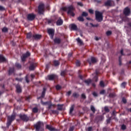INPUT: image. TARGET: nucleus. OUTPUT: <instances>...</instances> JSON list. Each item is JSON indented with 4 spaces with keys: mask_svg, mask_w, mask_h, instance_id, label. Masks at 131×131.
<instances>
[{
    "mask_svg": "<svg viewBox=\"0 0 131 131\" xmlns=\"http://www.w3.org/2000/svg\"><path fill=\"white\" fill-rule=\"evenodd\" d=\"M2 31L3 32H7V31H8V28H4L3 29H2Z\"/></svg>",
    "mask_w": 131,
    "mask_h": 131,
    "instance_id": "40",
    "label": "nucleus"
},
{
    "mask_svg": "<svg viewBox=\"0 0 131 131\" xmlns=\"http://www.w3.org/2000/svg\"><path fill=\"white\" fill-rule=\"evenodd\" d=\"M88 62L89 64L91 65V64H94V63H96L97 61H98L96 58L91 57V59H88Z\"/></svg>",
    "mask_w": 131,
    "mask_h": 131,
    "instance_id": "12",
    "label": "nucleus"
},
{
    "mask_svg": "<svg viewBox=\"0 0 131 131\" xmlns=\"http://www.w3.org/2000/svg\"><path fill=\"white\" fill-rule=\"evenodd\" d=\"M93 95L94 97H97V96H98V94L96 92H93Z\"/></svg>",
    "mask_w": 131,
    "mask_h": 131,
    "instance_id": "53",
    "label": "nucleus"
},
{
    "mask_svg": "<svg viewBox=\"0 0 131 131\" xmlns=\"http://www.w3.org/2000/svg\"><path fill=\"white\" fill-rule=\"evenodd\" d=\"M91 109L92 111L93 112V113H95V112L96 111V109L95 108V107H94V106H93V105H91Z\"/></svg>",
    "mask_w": 131,
    "mask_h": 131,
    "instance_id": "32",
    "label": "nucleus"
},
{
    "mask_svg": "<svg viewBox=\"0 0 131 131\" xmlns=\"http://www.w3.org/2000/svg\"><path fill=\"white\" fill-rule=\"evenodd\" d=\"M16 80H18V81H22V79L16 78Z\"/></svg>",
    "mask_w": 131,
    "mask_h": 131,
    "instance_id": "61",
    "label": "nucleus"
},
{
    "mask_svg": "<svg viewBox=\"0 0 131 131\" xmlns=\"http://www.w3.org/2000/svg\"><path fill=\"white\" fill-rule=\"evenodd\" d=\"M110 98H114V97H115V93H111L110 95H109Z\"/></svg>",
    "mask_w": 131,
    "mask_h": 131,
    "instance_id": "36",
    "label": "nucleus"
},
{
    "mask_svg": "<svg viewBox=\"0 0 131 131\" xmlns=\"http://www.w3.org/2000/svg\"><path fill=\"white\" fill-rule=\"evenodd\" d=\"M41 103L42 104V105H48L49 109H51L52 107V104H49L48 102H42V101H41Z\"/></svg>",
    "mask_w": 131,
    "mask_h": 131,
    "instance_id": "17",
    "label": "nucleus"
},
{
    "mask_svg": "<svg viewBox=\"0 0 131 131\" xmlns=\"http://www.w3.org/2000/svg\"><path fill=\"white\" fill-rule=\"evenodd\" d=\"M126 21H127L128 23V26L129 27H131V18H126Z\"/></svg>",
    "mask_w": 131,
    "mask_h": 131,
    "instance_id": "24",
    "label": "nucleus"
},
{
    "mask_svg": "<svg viewBox=\"0 0 131 131\" xmlns=\"http://www.w3.org/2000/svg\"><path fill=\"white\" fill-rule=\"evenodd\" d=\"M67 94V96H70V95H71V91L68 92Z\"/></svg>",
    "mask_w": 131,
    "mask_h": 131,
    "instance_id": "54",
    "label": "nucleus"
},
{
    "mask_svg": "<svg viewBox=\"0 0 131 131\" xmlns=\"http://www.w3.org/2000/svg\"><path fill=\"white\" fill-rule=\"evenodd\" d=\"M26 82H29V80H28V76L27 75L26 77Z\"/></svg>",
    "mask_w": 131,
    "mask_h": 131,
    "instance_id": "52",
    "label": "nucleus"
},
{
    "mask_svg": "<svg viewBox=\"0 0 131 131\" xmlns=\"http://www.w3.org/2000/svg\"><path fill=\"white\" fill-rule=\"evenodd\" d=\"M82 16H83L84 17H86V16H88V13L85 12H83L82 13Z\"/></svg>",
    "mask_w": 131,
    "mask_h": 131,
    "instance_id": "39",
    "label": "nucleus"
},
{
    "mask_svg": "<svg viewBox=\"0 0 131 131\" xmlns=\"http://www.w3.org/2000/svg\"><path fill=\"white\" fill-rule=\"evenodd\" d=\"M6 58L4 57V56L0 55V63L3 62H5Z\"/></svg>",
    "mask_w": 131,
    "mask_h": 131,
    "instance_id": "21",
    "label": "nucleus"
},
{
    "mask_svg": "<svg viewBox=\"0 0 131 131\" xmlns=\"http://www.w3.org/2000/svg\"><path fill=\"white\" fill-rule=\"evenodd\" d=\"M73 129H74V128L73 127L70 128V131H73Z\"/></svg>",
    "mask_w": 131,
    "mask_h": 131,
    "instance_id": "60",
    "label": "nucleus"
},
{
    "mask_svg": "<svg viewBox=\"0 0 131 131\" xmlns=\"http://www.w3.org/2000/svg\"><path fill=\"white\" fill-rule=\"evenodd\" d=\"M96 19L98 22L103 21V14L99 11L95 12Z\"/></svg>",
    "mask_w": 131,
    "mask_h": 131,
    "instance_id": "3",
    "label": "nucleus"
},
{
    "mask_svg": "<svg viewBox=\"0 0 131 131\" xmlns=\"http://www.w3.org/2000/svg\"><path fill=\"white\" fill-rule=\"evenodd\" d=\"M54 42L55 43H57V45H59V43H61V38L59 37H55L54 39Z\"/></svg>",
    "mask_w": 131,
    "mask_h": 131,
    "instance_id": "15",
    "label": "nucleus"
},
{
    "mask_svg": "<svg viewBox=\"0 0 131 131\" xmlns=\"http://www.w3.org/2000/svg\"><path fill=\"white\" fill-rule=\"evenodd\" d=\"M29 56H30V53H29V52H27L26 54H24L21 56V61H23V62H24L27 57H29Z\"/></svg>",
    "mask_w": 131,
    "mask_h": 131,
    "instance_id": "10",
    "label": "nucleus"
},
{
    "mask_svg": "<svg viewBox=\"0 0 131 131\" xmlns=\"http://www.w3.org/2000/svg\"><path fill=\"white\" fill-rule=\"evenodd\" d=\"M34 127L36 131H43V123L38 122L34 125Z\"/></svg>",
    "mask_w": 131,
    "mask_h": 131,
    "instance_id": "2",
    "label": "nucleus"
},
{
    "mask_svg": "<svg viewBox=\"0 0 131 131\" xmlns=\"http://www.w3.org/2000/svg\"><path fill=\"white\" fill-rule=\"evenodd\" d=\"M66 73V72H65V71L61 72V76H64V75H65Z\"/></svg>",
    "mask_w": 131,
    "mask_h": 131,
    "instance_id": "47",
    "label": "nucleus"
},
{
    "mask_svg": "<svg viewBox=\"0 0 131 131\" xmlns=\"http://www.w3.org/2000/svg\"><path fill=\"white\" fill-rule=\"evenodd\" d=\"M56 90H60V89H61V86L57 85L56 86Z\"/></svg>",
    "mask_w": 131,
    "mask_h": 131,
    "instance_id": "49",
    "label": "nucleus"
},
{
    "mask_svg": "<svg viewBox=\"0 0 131 131\" xmlns=\"http://www.w3.org/2000/svg\"><path fill=\"white\" fill-rule=\"evenodd\" d=\"M78 21H80L81 22H83L84 21V19H83V17L82 16H79L78 17Z\"/></svg>",
    "mask_w": 131,
    "mask_h": 131,
    "instance_id": "27",
    "label": "nucleus"
},
{
    "mask_svg": "<svg viewBox=\"0 0 131 131\" xmlns=\"http://www.w3.org/2000/svg\"><path fill=\"white\" fill-rule=\"evenodd\" d=\"M85 83H86V84L89 85L91 82H92V80L91 79H88L84 81Z\"/></svg>",
    "mask_w": 131,
    "mask_h": 131,
    "instance_id": "28",
    "label": "nucleus"
},
{
    "mask_svg": "<svg viewBox=\"0 0 131 131\" xmlns=\"http://www.w3.org/2000/svg\"><path fill=\"white\" fill-rule=\"evenodd\" d=\"M76 40H77L78 45H79V46H81V45H83L82 41L81 40V39H80V38H78L76 39Z\"/></svg>",
    "mask_w": 131,
    "mask_h": 131,
    "instance_id": "23",
    "label": "nucleus"
},
{
    "mask_svg": "<svg viewBox=\"0 0 131 131\" xmlns=\"http://www.w3.org/2000/svg\"><path fill=\"white\" fill-rule=\"evenodd\" d=\"M46 128H47V129H49V130H50V131H55V130H56V129H55V128H54L53 127V126L51 125H46Z\"/></svg>",
    "mask_w": 131,
    "mask_h": 131,
    "instance_id": "14",
    "label": "nucleus"
},
{
    "mask_svg": "<svg viewBox=\"0 0 131 131\" xmlns=\"http://www.w3.org/2000/svg\"><path fill=\"white\" fill-rule=\"evenodd\" d=\"M122 102H123L124 103H126V99H125V98H123Z\"/></svg>",
    "mask_w": 131,
    "mask_h": 131,
    "instance_id": "56",
    "label": "nucleus"
},
{
    "mask_svg": "<svg viewBox=\"0 0 131 131\" xmlns=\"http://www.w3.org/2000/svg\"><path fill=\"white\" fill-rule=\"evenodd\" d=\"M123 13L125 16H129L130 15V9L128 7H126L124 9Z\"/></svg>",
    "mask_w": 131,
    "mask_h": 131,
    "instance_id": "8",
    "label": "nucleus"
},
{
    "mask_svg": "<svg viewBox=\"0 0 131 131\" xmlns=\"http://www.w3.org/2000/svg\"><path fill=\"white\" fill-rule=\"evenodd\" d=\"M58 110H62V105L58 104Z\"/></svg>",
    "mask_w": 131,
    "mask_h": 131,
    "instance_id": "42",
    "label": "nucleus"
},
{
    "mask_svg": "<svg viewBox=\"0 0 131 131\" xmlns=\"http://www.w3.org/2000/svg\"><path fill=\"white\" fill-rule=\"evenodd\" d=\"M104 110L106 112H109V108L107 106L104 107Z\"/></svg>",
    "mask_w": 131,
    "mask_h": 131,
    "instance_id": "43",
    "label": "nucleus"
},
{
    "mask_svg": "<svg viewBox=\"0 0 131 131\" xmlns=\"http://www.w3.org/2000/svg\"><path fill=\"white\" fill-rule=\"evenodd\" d=\"M34 76H34V75H33V74H31V77L32 78H34Z\"/></svg>",
    "mask_w": 131,
    "mask_h": 131,
    "instance_id": "63",
    "label": "nucleus"
},
{
    "mask_svg": "<svg viewBox=\"0 0 131 131\" xmlns=\"http://www.w3.org/2000/svg\"><path fill=\"white\" fill-rule=\"evenodd\" d=\"M72 30H77V26L75 24H72L70 26Z\"/></svg>",
    "mask_w": 131,
    "mask_h": 131,
    "instance_id": "19",
    "label": "nucleus"
},
{
    "mask_svg": "<svg viewBox=\"0 0 131 131\" xmlns=\"http://www.w3.org/2000/svg\"><path fill=\"white\" fill-rule=\"evenodd\" d=\"M121 128H122V129L124 130L126 128V126H125V125H122V126H121Z\"/></svg>",
    "mask_w": 131,
    "mask_h": 131,
    "instance_id": "48",
    "label": "nucleus"
},
{
    "mask_svg": "<svg viewBox=\"0 0 131 131\" xmlns=\"http://www.w3.org/2000/svg\"><path fill=\"white\" fill-rule=\"evenodd\" d=\"M36 67V64L35 63H31L30 67L29 69L30 70H34V69Z\"/></svg>",
    "mask_w": 131,
    "mask_h": 131,
    "instance_id": "18",
    "label": "nucleus"
},
{
    "mask_svg": "<svg viewBox=\"0 0 131 131\" xmlns=\"http://www.w3.org/2000/svg\"><path fill=\"white\" fill-rule=\"evenodd\" d=\"M48 33L50 36L51 38L53 39V38H54V35L55 34V30L53 29H49L48 30Z\"/></svg>",
    "mask_w": 131,
    "mask_h": 131,
    "instance_id": "6",
    "label": "nucleus"
},
{
    "mask_svg": "<svg viewBox=\"0 0 131 131\" xmlns=\"http://www.w3.org/2000/svg\"><path fill=\"white\" fill-rule=\"evenodd\" d=\"M126 83L125 82H123L122 84H121V87L122 88H125V85H126Z\"/></svg>",
    "mask_w": 131,
    "mask_h": 131,
    "instance_id": "41",
    "label": "nucleus"
},
{
    "mask_svg": "<svg viewBox=\"0 0 131 131\" xmlns=\"http://www.w3.org/2000/svg\"><path fill=\"white\" fill-rule=\"evenodd\" d=\"M94 79H95L96 82L98 81V77H97V76L95 77Z\"/></svg>",
    "mask_w": 131,
    "mask_h": 131,
    "instance_id": "59",
    "label": "nucleus"
},
{
    "mask_svg": "<svg viewBox=\"0 0 131 131\" xmlns=\"http://www.w3.org/2000/svg\"><path fill=\"white\" fill-rule=\"evenodd\" d=\"M45 94H46V89L43 88V90L42 92L41 98H43V97H45Z\"/></svg>",
    "mask_w": 131,
    "mask_h": 131,
    "instance_id": "33",
    "label": "nucleus"
},
{
    "mask_svg": "<svg viewBox=\"0 0 131 131\" xmlns=\"http://www.w3.org/2000/svg\"><path fill=\"white\" fill-rule=\"evenodd\" d=\"M16 88L17 93H21V92H22V89H21L20 85H17L16 86Z\"/></svg>",
    "mask_w": 131,
    "mask_h": 131,
    "instance_id": "20",
    "label": "nucleus"
},
{
    "mask_svg": "<svg viewBox=\"0 0 131 131\" xmlns=\"http://www.w3.org/2000/svg\"><path fill=\"white\" fill-rule=\"evenodd\" d=\"M31 36H32V34H31V33H29L27 34V38H31Z\"/></svg>",
    "mask_w": 131,
    "mask_h": 131,
    "instance_id": "31",
    "label": "nucleus"
},
{
    "mask_svg": "<svg viewBox=\"0 0 131 131\" xmlns=\"http://www.w3.org/2000/svg\"><path fill=\"white\" fill-rule=\"evenodd\" d=\"M81 97L83 99H85V98H86V97L85 96V95H84V94H82L81 95Z\"/></svg>",
    "mask_w": 131,
    "mask_h": 131,
    "instance_id": "51",
    "label": "nucleus"
},
{
    "mask_svg": "<svg viewBox=\"0 0 131 131\" xmlns=\"http://www.w3.org/2000/svg\"><path fill=\"white\" fill-rule=\"evenodd\" d=\"M77 5L78 6H80V7H82L83 6V5L82 4V3H81V2H79L77 3Z\"/></svg>",
    "mask_w": 131,
    "mask_h": 131,
    "instance_id": "50",
    "label": "nucleus"
},
{
    "mask_svg": "<svg viewBox=\"0 0 131 131\" xmlns=\"http://www.w3.org/2000/svg\"><path fill=\"white\" fill-rule=\"evenodd\" d=\"M89 12L90 14H94V10L93 9H89Z\"/></svg>",
    "mask_w": 131,
    "mask_h": 131,
    "instance_id": "45",
    "label": "nucleus"
},
{
    "mask_svg": "<svg viewBox=\"0 0 131 131\" xmlns=\"http://www.w3.org/2000/svg\"><path fill=\"white\" fill-rule=\"evenodd\" d=\"M121 55H123L124 54H123V50H121Z\"/></svg>",
    "mask_w": 131,
    "mask_h": 131,
    "instance_id": "62",
    "label": "nucleus"
},
{
    "mask_svg": "<svg viewBox=\"0 0 131 131\" xmlns=\"http://www.w3.org/2000/svg\"><path fill=\"white\" fill-rule=\"evenodd\" d=\"M61 10H62V11H67L68 15H70V16H72V17L75 16V14L74 13L75 9L73 6L62 7Z\"/></svg>",
    "mask_w": 131,
    "mask_h": 131,
    "instance_id": "1",
    "label": "nucleus"
},
{
    "mask_svg": "<svg viewBox=\"0 0 131 131\" xmlns=\"http://www.w3.org/2000/svg\"><path fill=\"white\" fill-rule=\"evenodd\" d=\"M3 10H5V8L2 6H0V11H3Z\"/></svg>",
    "mask_w": 131,
    "mask_h": 131,
    "instance_id": "58",
    "label": "nucleus"
},
{
    "mask_svg": "<svg viewBox=\"0 0 131 131\" xmlns=\"http://www.w3.org/2000/svg\"><path fill=\"white\" fill-rule=\"evenodd\" d=\"M76 66H80V61L79 60H77L76 62Z\"/></svg>",
    "mask_w": 131,
    "mask_h": 131,
    "instance_id": "38",
    "label": "nucleus"
},
{
    "mask_svg": "<svg viewBox=\"0 0 131 131\" xmlns=\"http://www.w3.org/2000/svg\"><path fill=\"white\" fill-rule=\"evenodd\" d=\"M58 78V76L56 75H51L48 76L47 79H49V80H54V79H57Z\"/></svg>",
    "mask_w": 131,
    "mask_h": 131,
    "instance_id": "9",
    "label": "nucleus"
},
{
    "mask_svg": "<svg viewBox=\"0 0 131 131\" xmlns=\"http://www.w3.org/2000/svg\"><path fill=\"white\" fill-rule=\"evenodd\" d=\"M56 24L58 26L62 25L63 24V20L62 19H58L56 22Z\"/></svg>",
    "mask_w": 131,
    "mask_h": 131,
    "instance_id": "22",
    "label": "nucleus"
},
{
    "mask_svg": "<svg viewBox=\"0 0 131 131\" xmlns=\"http://www.w3.org/2000/svg\"><path fill=\"white\" fill-rule=\"evenodd\" d=\"M91 25L93 27H98L99 26V25H93V24H91Z\"/></svg>",
    "mask_w": 131,
    "mask_h": 131,
    "instance_id": "55",
    "label": "nucleus"
},
{
    "mask_svg": "<svg viewBox=\"0 0 131 131\" xmlns=\"http://www.w3.org/2000/svg\"><path fill=\"white\" fill-rule=\"evenodd\" d=\"M92 129H93V128L92 127H89L88 128V131H92Z\"/></svg>",
    "mask_w": 131,
    "mask_h": 131,
    "instance_id": "57",
    "label": "nucleus"
},
{
    "mask_svg": "<svg viewBox=\"0 0 131 131\" xmlns=\"http://www.w3.org/2000/svg\"><path fill=\"white\" fill-rule=\"evenodd\" d=\"M16 117V115L13 114L11 116H9L8 117V120H7V126L8 127L11 125V123H12V122L15 120V118Z\"/></svg>",
    "mask_w": 131,
    "mask_h": 131,
    "instance_id": "4",
    "label": "nucleus"
},
{
    "mask_svg": "<svg viewBox=\"0 0 131 131\" xmlns=\"http://www.w3.org/2000/svg\"><path fill=\"white\" fill-rule=\"evenodd\" d=\"M105 6L106 7H112V6H114V2L112 0H107L105 3Z\"/></svg>",
    "mask_w": 131,
    "mask_h": 131,
    "instance_id": "7",
    "label": "nucleus"
},
{
    "mask_svg": "<svg viewBox=\"0 0 131 131\" xmlns=\"http://www.w3.org/2000/svg\"><path fill=\"white\" fill-rule=\"evenodd\" d=\"M14 68L10 69L9 71V74H12V73L14 72Z\"/></svg>",
    "mask_w": 131,
    "mask_h": 131,
    "instance_id": "29",
    "label": "nucleus"
},
{
    "mask_svg": "<svg viewBox=\"0 0 131 131\" xmlns=\"http://www.w3.org/2000/svg\"><path fill=\"white\" fill-rule=\"evenodd\" d=\"M73 110H74V105H72L71 107L70 110V114H71L72 112H73Z\"/></svg>",
    "mask_w": 131,
    "mask_h": 131,
    "instance_id": "30",
    "label": "nucleus"
},
{
    "mask_svg": "<svg viewBox=\"0 0 131 131\" xmlns=\"http://www.w3.org/2000/svg\"><path fill=\"white\" fill-rule=\"evenodd\" d=\"M100 86H101L102 88H104V86H105V85H104V82H103L102 81H100Z\"/></svg>",
    "mask_w": 131,
    "mask_h": 131,
    "instance_id": "37",
    "label": "nucleus"
},
{
    "mask_svg": "<svg viewBox=\"0 0 131 131\" xmlns=\"http://www.w3.org/2000/svg\"><path fill=\"white\" fill-rule=\"evenodd\" d=\"M19 117L24 121H28L29 120V118L25 115H20Z\"/></svg>",
    "mask_w": 131,
    "mask_h": 131,
    "instance_id": "11",
    "label": "nucleus"
},
{
    "mask_svg": "<svg viewBox=\"0 0 131 131\" xmlns=\"http://www.w3.org/2000/svg\"><path fill=\"white\" fill-rule=\"evenodd\" d=\"M106 34L107 35V36H109V35H111V34H112V32L111 31H108L106 32Z\"/></svg>",
    "mask_w": 131,
    "mask_h": 131,
    "instance_id": "34",
    "label": "nucleus"
},
{
    "mask_svg": "<svg viewBox=\"0 0 131 131\" xmlns=\"http://www.w3.org/2000/svg\"><path fill=\"white\" fill-rule=\"evenodd\" d=\"M33 36L35 39H40L41 38V35L39 34H34Z\"/></svg>",
    "mask_w": 131,
    "mask_h": 131,
    "instance_id": "16",
    "label": "nucleus"
},
{
    "mask_svg": "<svg viewBox=\"0 0 131 131\" xmlns=\"http://www.w3.org/2000/svg\"><path fill=\"white\" fill-rule=\"evenodd\" d=\"M27 18L30 21H32V20H34L35 18V15L34 14H29L28 15Z\"/></svg>",
    "mask_w": 131,
    "mask_h": 131,
    "instance_id": "13",
    "label": "nucleus"
},
{
    "mask_svg": "<svg viewBox=\"0 0 131 131\" xmlns=\"http://www.w3.org/2000/svg\"><path fill=\"white\" fill-rule=\"evenodd\" d=\"M95 39L96 40H99V38H98L97 37H96Z\"/></svg>",
    "mask_w": 131,
    "mask_h": 131,
    "instance_id": "64",
    "label": "nucleus"
},
{
    "mask_svg": "<svg viewBox=\"0 0 131 131\" xmlns=\"http://www.w3.org/2000/svg\"><path fill=\"white\" fill-rule=\"evenodd\" d=\"M79 95L77 94V93H74L73 94V96L74 97V98H78V97H79Z\"/></svg>",
    "mask_w": 131,
    "mask_h": 131,
    "instance_id": "35",
    "label": "nucleus"
},
{
    "mask_svg": "<svg viewBox=\"0 0 131 131\" xmlns=\"http://www.w3.org/2000/svg\"><path fill=\"white\" fill-rule=\"evenodd\" d=\"M53 64L54 66H58V65L60 64V62H59L58 61L55 60L53 61Z\"/></svg>",
    "mask_w": 131,
    "mask_h": 131,
    "instance_id": "25",
    "label": "nucleus"
},
{
    "mask_svg": "<svg viewBox=\"0 0 131 131\" xmlns=\"http://www.w3.org/2000/svg\"><path fill=\"white\" fill-rule=\"evenodd\" d=\"M100 95H104L105 94V90H102L100 92Z\"/></svg>",
    "mask_w": 131,
    "mask_h": 131,
    "instance_id": "46",
    "label": "nucleus"
},
{
    "mask_svg": "<svg viewBox=\"0 0 131 131\" xmlns=\"http://www.w3.org/2000/svg\"><path fill=\"white\" fill-rule=\"evenodd\" d=\"M15 66L16 67H17V68H18V69L21 68V65L19 64L18 63H16L15 64Z\"/></svg>",
    "mask_w": 131,
    "mask_h": 131,
    "instance_id": "44",
    "label": "nucleus"
},
{
    "mask_svg": "<svg viewBox=\"0 0 131 131\" xmlns=\"http://www.w3.org/2000/svg\"><path fill=\"white\" fill-rule=\"evenodd\" d=\"M43 11H45V5H43L42 3H41L38 6L39 14H42V13H43Z\"/></svg>",
    "mask_w": 131,
    "mask_h": 131,
    "instance_id": "5",
    "label": "nucleus"
},
{
    "mask_svg": "<svg viewBox=\"0 0 131 131\" xmlns=\"http://www.w3.org/2000/svg\"><path fill=\"white\" fill-rule=\"evenodd\" d=\"M32 112L34 113H37V112H38V108H37V107H34L33 108Z\"/></svg>",
    "mask_w": 131,
    "mask_h": 131,
    "instance_id": "26",
    "label": "nucleus"
}]
</instances>
